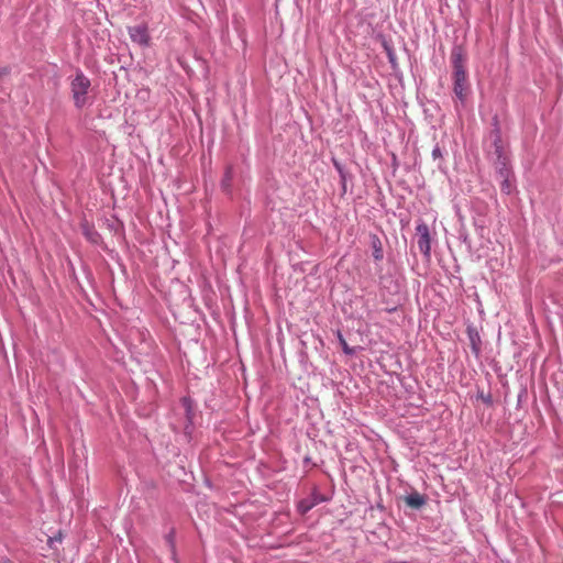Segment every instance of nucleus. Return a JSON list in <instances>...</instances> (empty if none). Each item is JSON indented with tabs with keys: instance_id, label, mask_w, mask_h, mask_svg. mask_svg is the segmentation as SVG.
I'll list each match as a JSON object with an SVG mask.
<instances>
[{
	"instance_id": "1",
	"label": "nucleus",
	"mask_w": 563,
	"mask_h": 563,
	"mask_svg": "<svg viewBox=\"0 0 563 563\" xmlns=\"http://www.w3.org/2000/svg\"><path fill=\"white\" fill-rule=\"evenodd\" d=\"M492 129L484 140V151L487 159L495 168L510 166V153L507 142L503 140L498 115L492 119Z\"/></svg>"
},
{
	"instance_id": "2",
	"label": "nucleus",
	"mask_w": 563,
	"mask_h": 563,
	"mask_svg": "<svg viewBox=\"0 0 563 563\" xmlns=\"http://www.w3.org/2000/svg\"><path fill=\"white\" fill-rule=\"evenodd\" d=\"M463 48L461 46H454L451 52L453 92L462 103L466 100L470 90Z\"/></svg>"
},
{
	"instance_id": "3",
	"label": "nucleus",
	"mask_w": 563,
	"mask_h": 563,
	"mask_svg": "<svg viewBox=\"0 0 563 563\" xmlns=\"http://www.w3.org/2000/svg\"><path fill=\"white\" fill-rule=\"evenodd\" d=\"M90 87V79L84 74L82 70L77 69L74 78L70 80V92L74 106L77 109H82L88 104V92Z\"/></svg>"
},
{
	"instance_id": "4",
	"label": "nucleus",
	"mask_w": 563,
	"mask_h": 563,
	"mask_svg": "<svg viewBox=\"0 0 563 563\" xmlns=\"http://www.w3.org/2000/svg\"><path fill=\"white\" fill-rule=\"evenodd\" d=\"M416 238L419 251L423 257L429 261L431 258V232L429 225L420 220L416 227Z\"/></svg>"
},
{
	"instance_id": "5",
	"label": "nucleus",
	"mask_w": 563,
	"mask_h": 563,
	"mask_svg": "<svg viewBox=\"0 0 563 563\" xmlns=\"http://www.w3.org/2000/svg\"><path fill=\"white\" fill-rule=\"evenodd\" d=\"M496 177L500 180V190L505 195H510L515 189V176L512 167L505 166L495 168Z\"/></svg>"
},
{
	"instance_id": "6",
	"label": "nucleus",
	"mask_w": 563,
	"mask_h": 563,
	"mask_svg": "<svg viewBox=\"0 0 563 563\" xmlns=\"http://www.w3.org/2000/svg\"><path fill=\"white\" fill-rule=\"evenodd\" d=\"M129 35L132 42L137 43L141 46L148 45L150 35L147 26L145 24H139L129 27Z\"/></svg>"
},
{
	"instance_id": "7",
	"label": "nucleus",
	"mask_w": 563,
	"mask_h": 563,
	"mask_svg": "<svg viewBox=\"0 0 563 563\" xmlns=\"http://www.w3.org/2000/svg\"><path fill=\"white\" fill-rule=\"evenodd\" d=\"M405 503L412 509H420L427 504V497L417 490H412L405 497Z\"/></svg>"
},
{
	"instance_id": "8",
	"label": "nucleus",
	"mask_w": 563,
	"mask_h": 563,
	"mask_svg": "<svg viewBox=\"0 0 563 563\" xmlns=\"http://www.w3.org/2000/svg\"><path fill=\"white\" fill-rule=\"evenodd\" d=\"M81 232L84 236L92 244L98 245L101 242V235L98 233V231L95 229L92 224L85 221L81 223Z\"/></svg>"
},
{
	"instance_id": "9",
	"label": "nucleus",
	"mask_w": 563,
	"mask_h": 563,
	"mask_svg": "<svg viewBox=\"0 0 563 563\" xmlns=\"http://www.w3.org/2000/svg\"><path fill=\"white\" fill-rule=\"evenodd\" d=\"M369 240H371L369 243H371V247H372L373 258L375 260V262L383 261L384 250H383V244H382L379 236L377 234H372L369 236Z\"/></svg>"
},
{
	"instance_id": "10",
	"label": "nucleus",
	"mask_w": 563,
	"mask_h": 563,
	"mask_svg": "<svg viewBox=\"0 0 563 563\" xmlns=\"http://www.w3.org/2000/svg\"><path fill=\"white\" fill-rule=\"evenodd\" d=\"M467 334H468V339L471 342L472 351L475 354H478L479 350H481V347H479L481 339H479L478 333L473 328L470 327V328H467Z\"/></svg>"
},
{
	"instance_id": "11",
	"label": "nucleus",
	"mask_w": 563,
	"mask_h": 563,
	"mask_svg": "<svg viewBox=\"0 0 563 563\" xmlns=\"http://www.w3.org/2000/svg\"><path fill=\"white\" fill-rule=\"evenodd\" d=\"M232 180H233V167L232 166H228L225 168L223 178L221 180V187H222L223 191H225V192H230L231 191Z\"/></svg>"
},
{
	"instance_id": "12",
	"label": "nucleus",
	"mask_w": 563,
	"mask_h": 563,
	"mask_svg": "<svg viewBox=\"0 0 563 563\" xmlns=\"http://www.w3.org/2000/svg\"><path fill=\"white\" fill-rule=\"evenodd\" d=\"M181 402H183V406L185 407L187 419L189 421H191L192 420L191 399L187 398V397H184L181 399Z\"/></svg>"
},
{
	"instance_id": "13",
	"label": "nucleus",
	"mask_w": 563,
	"mask_h": 563,
	"mask_svg": "<svg viewBox=\"0 0 563 563\" xmlns=\"http://www.w3.org/2000/svg\"><path fill=\"white\" fill-rule=\"evenodd\" d=\"M314 506L313 503H310V501H307V500H302L300 501L299 504V510L305 514L307 511H309L312 507Z\"/></svg>"
},
{
	"instance_id": "14",
	"label": "nucleus",
	"mask_w": 563,
	"mask_h": 563,
	"mask_svg": "<svg viewBox=\"0 0 563 563\" xmlns=\"http://www.w3.org/2000/svg\"><path fill=\"white\" fill-rule=\"evenodd\" d=\"M477 397L482 399L485 404L492 405L493 398L490 394H484V391H478Z\"/></svg>"
},
{
	"instance_id": "15",
	"label": "nucleus",
	"mask_w": 563,
	"mask_h": 563,
	"mask_svg": "<svg viewBox=\"0 0 563 563\" xmlns=\"http://www.w3.org/2000/svg\"><path fill=\"white\" fill-rule=\"evenodd\" d=\"M431 155L434 161L443 157L442 151L438 144L433 147Z\"/></svg>"
},
{
	"instance_id": "16",
	"label": "nucleus",
	"mask_w": 563,
	"mask_h": 563,
	"mask_svg": "<svg viewBox=\"0 0 563 563\" xmlns=\"http://www.w3.org/2000/svg\"><path fill=\"white\" fill-rule=\"evenodd\" d=\"M340 341H341V344H342V350L345 354L347 355H352L354 353V350L351 349L347 343L345 342V340L342 338V335H340Z\"/></svg>"
},
{
	"instance_id": "17",
	"label": "nucleus",
	"mask_w": 563,
	"mask_h": 563,
	"mask_svg": "<svg viewBox=\"0 0 563 563\" xmlns=\"http://www.w3.org/2000/svg\"><path fill=\"white\" fill-rule=\"evenodd\" d=\"M333 165H334L335 169L338 170L339 175L343 174L345 172L343 166L338 161H333Z\"/></svg>"
},
{
	"instance_id": "18",
	"label": "nucleus",
	"mask_w": 563,
	"mask_h": 563,
	"mask_svg": "<svg viewBox=\"0 0 563 563\" xmlns=\"http://www.w3.org/2000/svg\"><path fill=\"white\" fill-rule=\"evenodd\" d=\"M166 541L168 542V544L174 548V532L170 531L167 536H166Z\"/></svg>"
},
{
	"instance_id": "19",
	"label": "nucleus",
	"mask_w": 563,
	"mask_h": 563,
	"mask_svg": "<svg viewBox=\"0 0 563 563\" xmlns=\"http://www.w3.org/2000/svg\"><path fill=\"white\" fill-rule=\"evenodd\" d=\"M340 178H341V181H342V188H343V191L346 190V173L344 172L343 174H340Z\"/></svg>"
},
{
	"instance_id": "20",
	"label": "nucleus",
	"mask_w": 563,
	"mask_h": 563,
	"mask_svg": "<svg viewBox=\"0 0 563 563\" xmlns=\"http://www.w3.org/2000/svg\"><path fill=\"white\" fill-rule=\"evenodd\" d=\"M388 55H389V59H390V62H394V59H395L394 54H393V53H389Z\"/></svg>"
},
{
	"instance_id": "21",
	"label": "nucleus",
	"mask_w": 563,
	"mask_h": 563,
	"mask_svg": "<svg viewBox=\"0 0 563 563\" xmlns=\"http://www.w3.org/2000/svg\"><path fill=\"white\" fill-rule=\"evenodd\" d=\"M387 310H388L389 312H391V311H395V310H396V308H390V309H387Z\"/></svg>"
}]
</instances>
